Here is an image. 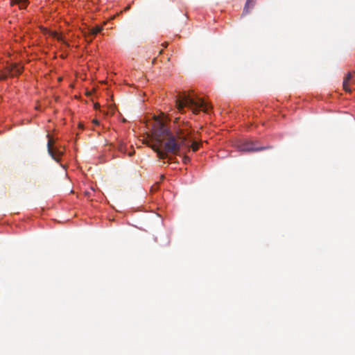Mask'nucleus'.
<instances>
[{
	"label": "nucleus",
	"mask_w": 355,
	"mask_h": 355,
	"mask_svg": "<svg viewBox=\"0 0 355 355\" xmlns=\"http://www.w3.org/2000/svg\"><path fill=\"white\" fill-rule=\"evenodd\" d=\"M8 73L4 71H0V80H4L8 78Z\"/></svg>",
	"instance_id": "nucleus-9"
},
{
	"label": "nucleus",
	"mask_w": 355,
	"mask_h": 355,
	"mask_svg": "<svg viewBox=\"0 0 355 355\" xmlns=\"http://www.w3.org/2000/svg\"><path fill=\"white\" fill-rule=\"evenodd\" d=\"M162 52H163V50H161V51H159V54L162 53Z\"/></svg>",
	"instance_id": "nucleus-17"
},
{
	"label": "nucleus",
	"mask_w": 355,
	"mask_h": 355,
	"mask_svg": "<svg viewBox=\"0 0 355 355\" xmlns=\"http://www.w3.org/2000/svg\"><path fill=\"white\" fill-rule=\"evenodd\" d=\"M100 107V105H99L98 104H95V105H94V107H95L96 109H97V107Z\"/></svg>",
	"instance_id": "nucleus-15"
},
{
	"label": "nucleus",
	"mask_w": 355,
	"mask_h": 355,
	"mask_svg": "<svg viewBox=\"0 0 355 355\" xmlns=\"http://www.w3.org/2000/svg\"><path fill=\"white\" fill-rule=\"evenodd\" d=\"M162 45L164 48H166V47H167L168 44H167V42H165V43H163Z\"/></svg>",
	"instance_id": "nucleus-14"
},
{
	"label": "nucleus",
	"mask_w": 355,
	"mask_h": 355,
	"mask_svg": "<svg viewBox=\"0 0 355 355\" xmlns=\"http://www.w3.org/2000/svg\"><path fill=\"white\" fill-rule=\"evenodd\" d=\"M189 161H190V159H189V157H187V156H184V163H187V162H189Z\"/></svg>",
	"instance_id": "nucleus-12"
},
{
	"label": "nucleus",
	"mask_w": 355,
	"mask_h": 355,
	"mask_svg": "<svg viewBox=\"0 0 355 355\" xmlns=\"http://www.w3.org/2000/svg\"><path fill=\"white\" fill-rule=\"evenodd\" d=\"M47 148L49 154L52 157V158L57 162H59L62 155H63V151L53 148V139L51 138L49 139Z\"/></svg>",
	"instance_id": "nucleus-3"
},
{
	"label": "nucleus",
	"mask_w": 355,
	"mask_h": 355,
	"mask_svg": "<svg viewBox=\"0 0 355 355\" xmlns=\"http://www.w3.org/2000/svg\"><path fill=\"white\" fill-rule=\"evenodd\" d=\"M251 3V0H247L245 6L244 7V12H248L249 5Z\"/></svg>",
	"instance_id": "nucleus-10"
},
{
	"label": "nucleus",
	"mask_w": 355,
	"mask_h": 355,
	"mask_svg": "<svg viewBox=\"0 0 355 355\" xmlns=\"http://www.w3.org/2000/svg\"><path fill=\"white\" fill-rule=\"evenodd\" d=\"M122 148H123L122 144H121V145H120V146H119V150H120L121 151H122V150H123Z\"/></svg>",
	"instance_id": "nucleus-16"
},
{
	"label": "nucleus",
	"mask_w": 355,
	"mask_h": 355,
	"mask_svg": "<svg viewBox=\"0 0 355 355\" xmlns=\"http://www.w3.org/2000/svg\"><path fill=\"white\" fill-rule=\"evenodd\" d=\"M190 126L188 123L177 128L174 133L164 123L157 121L152 132L153 144L150 146L157 153L159 159H166L169 155H176L180 150L192 148L193 152L200 148V144L193 141L190 145Z\"/></svg>",
	"instance_id": "nucleus-1"
},
{
	"label": "nucleus",
	"mask_w": 355,
	"mask_h": 355,
	"mask_svg": "<svg viewBox=\"0 0 355 355\" xmlns=\"http://www.w3.org/2000/svg\"><path fill=\"white\" fill-rule=\"evenodd\" d=\"M10 5H17L20 9H24L28 5V0H10Z\"/></svg>",
	"instance_id": "nucleus-7"
},
{
	"label": "nucleus",
	"mask_w": 355,
	"mask_h": 355,
	"mask_svg": "<svg viewBox=\"0 0 355 355\" xmlns=\"http://www.w3.org/2000/svg\"><path fill=\"white\" fill-rule=\"evenodd\" d=\"M103 30V27L101 26H96V27H94L91 29L89 30V35L88 36H86L87 37H94L95 36L96 34L99 33L101 31ZM92 37H90L89 40H88V42H92Z\"/></svg>",
	"instance_id": "nucleus-6"
},
{
	"label": "nucleus",
	"mask_w": 355,
	"mask_h": 355,
	"mask_svg": "<svg viewBox=\"0 0 355 355\" xmlns=\"http://www.w3.org/2000/svg\"><path fill=\"white\" fill-rule=\"evenodd\" d=\"M239 149L240 151L250 152V151H259L264 148H259L255 146V144L252 141H245L239 145Z\"/></svg>",
	"instance_id": "nucleus-4"
},
{
	"label": "nucleus",
	"mask_w": 355,
	"mask_h": 355,
	"mask_svg": "<svg viewBox=\"0 0 355 355\" xmlns=\"http://www.w3.org/2000/svg\"><path fill=\"white\" fill-rule=\"evenodd\" d=\"M5 71L8 76L13 77L19 75L23 71V67L15 63L6 67Z\"/></svg>",
	"instance_id": "nucleus-5"
},
{
	"label": "nucleus",
	"mask_w": 355,
	"mask_h": 355,
	"mask_svg": "<svg viewBox=\"0 0 355 355\" xmlns=\"http://www.w3.org/2000/svg\"><path fill=\"white\" fill-rule=\"evenodd\" d=\"M351 78H352V74L350 73H349L343 80V89H345V91H346L347 92H351V89L349 87V84H348V82L350 80Z\"/></svg>",
	"instance_id": "nucleus-8"
},
{
	"label": "nucleus",
	"mask_w": 355,
	"mask_h": 355,
	"mask_svg": "<svg viewBox=\"0 0 355 355\" xmlns=\"http://www.w3.org/2000/svg\"><path fill=\"white\" fill-rule=\"evenodd\" d=\"M175 102L179 111H182L185 107H188L192 110L194 114H198L200 110L209 113L211 109V106L202 98L185 93L180 95Z\"/></svg>",
	"instance_id": "nucleus-2"
},
{
	"label": "nucleus",
	"mask_w": 355,
	"mask_h": 355,
	"mask_svg": "<svg viewBox=\"0 0 355 355\" xmlns=\"http://www.w3.org/2000/svg\"><path fill=\"white\" fill-rule=\"evenodd\" d=\"M53 37H56L58 40H62V37L57 33H55L53 34Z\"/></svg>",
	"instance_id": "nucleus-11"
},
{
	"label": "nucleus",
	"mask_w": 355,
	"mask_h": 355,
	"mask_svg": "<svg viewBox=\"0 0 355 355\" xmlns=\"http://www.w3.org/2000/svg\"><path fill=\"white\" fill-rule=\"evenodd\" d=\"M93 123H95L96 125H98V124H99L98 121L95 120V119H94V120H93Z\"/></svg>",
	"instance_id": "nucleus-13"
}]
</instances>
